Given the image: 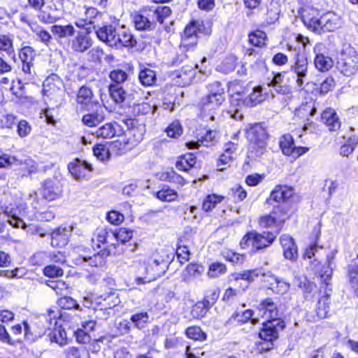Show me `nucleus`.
Segmentation results:
<instances>
[{"label":"nucleus","mask_w":358,"mask_h":358,"mask_svg":"<svg viewBox=\"0 0 358 358\" xmlns=\"http://www.w3.org/2000/svg\"><path fill=\"white\" fill-rule=\"evenodd\" d=\"M205 29L203 22L201 20H193L186 25L181 34L179 45L182 55L173 59V66L179 65L187 58V55L182 54L183 52L194 51L196 49L201 34H207Z\"/></svg>","instance_id":"obj_1"},{"label":"nucleus","mask_w":358,"mask_h":358,"mask_svg":"<svg viewBox=\"0 0 358 358\" xmlns=\"http://www.w3.org/2000/svg\"><path fill=\"white\" fill-rule=\"evenodd\" d=\"M208 93L200 101L201 116L208 121L216 120L215 111L224 101V91L219 82H214L208 87Z\"/></svg>","instance_id":"obj_2"},{"label":"nucleus","mask_w":358,"mask_h":358,"mask_svg":"<svg viewBox=\"0 0 358 358\" xmlns=\"http://www.w3.org/2000/svg\"><path fill=\"white\" fill-rule=\"evenodd\" d=\"M279 232L280 229L275 231H264L262 233L252 230L242 238L240 246L242 249H250L252 252H259L270 247L276 239Z\"/></svg>","instance_id":"obj_3"},{"label":"nucleus","mask_w":358,"mask_h":358,"mask_svg":"<svg viewBox=\"0 0 358 358\" xmlns=\"http://www.w3.org/2000/svg\"><path fill=\"white\" fill-rule=\"evenodd\" d=\"M245 136L249 142V151L255 157H262L266 152L268 134L260 124L250 125L246 129Z\"/></svg>","instance_id":"obj_4"},{"label":"nucleus","mask_w":358,"mask_h":358,"mask_svg":"<svg viewBox=\"0 0 358 358\" xmlns=\"http://www.w3.org/2000/svg\"><path fill=\"white\" fill-rule=\"evenodd\" d=\"M62 86V80L55 73L48 76L43 83L44 98L48 99L56 107L63 103L64 93Z\"/></svg>","instance_id":"obj_5"},{"label":"nucleus","mask_w":358,"mask_h":358,"mask_svg":"<svg viewBox=\"0 0 358 358\" xmlns=\"http://www.w3.org/2000/svg\"><path fill=\"white\" fill-rule=\"evenodd\" d=\"M18 57L22 62V73L24 84L36 83L38 76L34 66L35 50L30 46H24L19 50Z\"/></svg>","instance_id":"obj_6"},{"label":"nucleus","mask_w":358,"mask_h":358,"mask_svg":"<svg viewBox=\"0 0 358 358\" xmlns=\"http://www.w3.org/2000/svg\"><path fill=\"white\" fill-rule=\"evenodd\" d=\"M337 69L345 76H351L358 71V55L352 48L343 50L337 62Z\"/></svg>","instance_id":"obj_7"},{"label":"nucleus","mask_w":358,"mask_h":358,"mask_svg":"<svg viewBox=\"0 0 358 358\" xmlns=\"http://www.w3.org/2000/svg\"><path fill=\"white\" fill-rule=\"evenodd\" d=\"M309 63L307 57L296 53L293 57L290 64V71L296 76V83L298 87H302L308 77Z\"/></svg>","instance_id":"obj_8"},{"label":"nucleus","mask_w":358,"mask_h":358,"mask_svg":"<svg viewBox=\"0 0 358 358\" xmlns=\"http://www.w3.org/2000/svg\"><path fill=\"white\" fill-rule=\"evenodd\" d=\"M285 324L283 320H267L263 322L259 332V338L273 346V341L279 336V331L284 329Z\"/></svg>","instance_id":"obj_9"},{"label":"nucleus","mask_w":358,"mask_h":358,"mask_svg":"<svg viewBox=\"0 0 358 358\" xmlns=\"http://www.w3.org/2000/svg\"><path fill=\"white\" fill-rule=\"evenodd\" d=\"M298 13L304 25L313 32H318L321 16L320 10L312 7L305 6L299 9Z\"/></svg>","instance_id":"obj_10"},{"label":"nucleus","mask_w":358,"mask_h":358,"mask_svg":"<svg viewBox=\"0 0 358 358\" xmlns=\"http://www.w3.org/2000/svg\"><path fill=\"white\" fill-rule=\"evenodd\" d=\"M310 268L320 280V292H322L323 288L331 287L330 280L333 273L332 267L321 264L317 259H314L310 262Z\"/></svg>","instance_id":"obj_11"},{"label":"nucleus","mask_w":358,"mask_h":358,"mask_svg":"<svg viewBox=\"0 0 358 358\" xmlns=\"http://www.w3.org/2000/svg\"><path fill=\"white\" fill-rule=\"evenodd\" d=\"M92 45V40L86 31H78L76 36L69 41L68 46L74 52L83 53Z\"/></svg>","instance_id":"obj_12"},{"label":"nucleus","mask_w":358,"mask_h":358,"mask_svg":"<svg viewBox=\"0 0 358 358\" xmlns=\"http://www.w3.org/2000/svg\"><path fill=\"white\" fill-rule=\"evenodd\" d=\"M133 22L136 29L139 31H152L156 28L148 8H145L135 14L133 16Z\"/></svg>","instance_id":"obj_13"},{"label":"nucleus","mask_w":358,"mask_h":358,"mask_svg":"<svg viewBox=\"0 0 358 358\" xmlns=\"http://www.w3.org/2000/svg\"><path fill=\"white\" fill-rule=\"evenodd\" d=\"M40 194L45 200L54 201L62 196V187L56 180H45L42 182Z\"/></svg>","instance_id":"obj_14"},{"label":"nucleus","mask_w":358,"mask_h":358,"mask_svg":"<svg viewBox=\"0 0 358 358\" xmlns=\"http://www.w3.org/2000/svg\"><path fill=\"white\" fill-rule=\"evenodd\" d=\"M92 241L93 246L96 245L98 248L103 247L106 250L108 245H115V234L112 229L99 228L96 230Z\"/></svg>","instance_id":"obj_15"},{"label":"nucleus","mask_w":358,"mask_h":358,"mask_svg":"<svg viewBox=\"0 0 358 358\" xmlns=\"http://www.w3.org/2000/svg\"><path fill=\"white\" fill-rule=\"evenodd\" d=\"M94 28L96 29V36L100 41L110 47H115L117 42V35L118 30L112 24H108L99 27L97 29H96V27H94Z\"/></svg>","instance_id":"obj_16"},{"label":"nucleus","mask_w":358,"mask_h":358,"mask_svg":"<svg viewBox=\"0 0 358 358\" xmlns=\"http://www.w3.org/2000/svg\"><path fill=\"white\" fill-rule=\"evenodd\" d=\"M71 174L77 180L87 178L92 171V166L85 161L78 159L68 165Z\"/></svg>","instance_id":"obj_17"},{"label":"nucleus","mask_w":358,"mask_h":358,"mask_svg":"<svg viewBox=\"0 0 358 358\" xmlns=\"http://www.w3.org/2000/svg\"><path fill=\"white\" fill-rule=\"evenodd\" d=\"M72 232V227L69 226L59 227L50 234L51 245L52 247L62 248L67 245Z\"/></svg>","instance_id":"obj_18"},{"label":"nucleus","mask_w":358,"mask_h":358,"mask_svg":"<svg viewBox=\"0 0 358 358\" xmlns=\"http://www.w3.org/2000/svg\"><path fill=\"white\" fill-rule=\"evenodd\" d=\"M3 213L7 216V222L15 228L24 229L26 227L24 222L20 217L21 210L15 204H10L5 207L1 206Z\"/></svg>","instance_id":"obj_19"},{"label":"nucleus","mask_w":358,"mask_h":358,"mask_svg":"<svg viewBox=\"0 0 358 358\" xmlns=\"http://www.w3.org/2000/svg\"><path fill=\"white\" fill-rule=\"evenodd\" d=\"M294 194L293 189L287 186L278 185L271 192L266 203L272 204V202L285 204L286 201Z\"/></svg>","instance_id":"obj_20"},{"label":"nucleus","mask_w":358,"mask_h":358,"mask_svg":"<svg viewBox=\"0 0 358 358\" xmlns=\"http://www.w3.org/2000/svg\"><path fill=\"white\" fill-rule=\"evenodd\" d=\"M62 316L59 310L57 308H50L47 312L39 317V322L41 323L44 329L43 334H45L46 330H52L57 325L58 320Z\"/></svg>","instance_id":"obj_21"},{"label":"nucleus","mask_w":358,"mask_h":358,"mask_svg":"<svg viewBox=\"0 0 358 358\" xmlns=\"http://www.w3.org/2000/svg\"><path fill=\"white\" fill-rule=\"evenodd\" d=\"M280 242L283 249L284 257L289 260H296L298 250L294 239L288 235L283 234L280 238Z\"/></svg>","instance_id":"obj_22"},{"label":"nucleus","mask_w":358,"mask_h":358,"mask_svg":"<svg viewBox=\"0 0 358 358\" xmlns=\"http://www.w3.org/2000/svg\"><path fill=\"white\" fill-rule=\"evenodd\" d=\"M340 17L333 13H328L321 16L320 27L321 29L317 32L321 34L324 31H334L340 27Z\"/></svg>","instance_id":"obj_23"},{"label":"nucleus","mask_w":358,"mask_h":358,"mask_svg":"<svg viewBox=\"0 0 358 358\" xmlns=\"http://www.w3.org/2000/svg\"><path fill=\"white\" fill-rule=\"evenodd\" d=\"M259 307L267 320H282L278 306L271 299L262 301Z\"/></svg>","instance_id":"obj_24"},{"label":"nucleus","mask_w":358,"mask_h":358,"mask_svg":"<svg viewBox=\"0 0 358 358\" xmlns=\"http://www.w3.org/2000/svg\"><path fill=\"white\" fill-rule=\"evenodd\" d=\"M324 295L321 296L317 302L316 313L319 317L325 318L327 317L330 309V296L331 295V287L323 288Z\"/></svg>","instance_id":"obj_25"},{"label":"nucleus","mask_w":358,"mask_h":358,"mask_svg":"<svg viewBox=\"0 0 358 358\" xmlns=\"http://www.w3.org/2000/svg\"><path fill=\"white\" fill-rule=\"evenodd\" d=\"M61 13L56 5L50 2L41 11L39 17L45 23L52 24L60 19Z\"/></svg>","instance_id":"obj_26"},{"label":"nucleus","mask_w":358,"mask_h":358,"mask_svg":"<svg viewBox=\"0 0 358 358\" xmlns=\"http://www.w3.org/2000/svg\"><path fill=\"white\" fill-rule=\"evenodd\" d=\"M95 111L85 114L82 117L83 123L90 127H96L105 119L103 108L98 105Z\"/></svg>","instance_id":"obj_27"},{"label":"nucleus","mask_w":358,"mask_h":358,"mask_svg":"<svg viewBox=\"0 0 358 358\" xmlns=\"http://www.w3.org/2000/svg\"><path fill=\"white\" fill-rule=\"evenodd\" d=\"M117 41L115 48L119 49L122 47L134 48L136 45L137 41L134 36L131 34L129 30H125L123 28L118 30L117 35Z\"/></svg>","instance_id":"obj_28"},{"label":"nucleus","mask_w":358,"mask_h":358,"mask_svg":"<svg viewBox=\"0 0 358 358\" xmlns=\"http://www.w3.org/2000/svg\"><path fill=\"white\" fill-rule=\"evenodd\" d=\"M120 126L117 122H109L103 124L101 127L93 131L92 134L98 138H111L116 136Z\"/></svg>","instance_id":"obj_29"},{"label":"nucleus","mask_w":358,"mask_h":358,"mask_svg":"<svg viewBox=\"0 0 358 358\" xmlns=\"http://www.w3.org/2000/svg\"><path fill=\"white\" fill-rule=\"evenodd\" d=\"M109 92L112 99L117 103H123L125 101L129 102L131 100L132 94H129L118 84H110Z\"/></svg>","instance_id":"obj_30"},{"label":"nucleus","mask_w":358,"mask_h":358,"mask_svg":"<svg viewBox=\"0 0 358 358\" xmlns=\"http://www.w3.org/2000/svg\"><path fill=\"white\" fill-rule=\"evenodd\" d=\"M321 117L330 131H336L341 127V122L334 109L327 108L322 113Z\"/></svg>","instance_id":"obj_31"},{"label":"nucleus","mask_w":358,"mask_h":358,"mask_svg":"<svg viewBox=\"0 0 358 358\" xmlns=\"http://www.w3.org/2000/svg\"><path fill=\"white\" fill-rule=\"evenodd\" d=\"M76 102L83 106H87L93 103H95L96 106L99 105L97 101H94L92 89L86 85H83L79 89L77 93Z\"/></svg>","instance_id":"obj_32"},{"label":"nucleus","mask_w":358,"mask_h":358,"mask_svg":"<svg viewBox=\"0 0 358 358\" xmlns=\"http://www.w3.org/2000/svg\"><path fill=\"white\" fill-rule=\"evenodd\" d=\"M285 75V72L278 73L275 74L270 81L269 78H268V86L273 87V90L278 94H289L290 92V88L289 86L282 85Z\"/></svg>","instance_id":"obj_33"},{"label":"nucleus","mask_w":358,"mask_h":358,"mask_svg":"<svg viewBox=\"0 0 358 358\" xmlns=\"http://www.w3.org/2000/svg\"><path fill=\"white\" fill-rule=\"evenodd\" d=\"M218 134L215 130H208L206 134L201 137L197 141H190L187 143V145L189 149H195L199 148L201 144L206 147L214 145L217 138Z\"/></svg>","instance_id":"obj_34"},{"label":"nucleus","mask_w":358,"mask_h":358,"mask_svg":"<svg viewBox=\"0 0 358 358\" xmlns=\"http://www.w3.org/2000/svg\"><path fill=\"white\" fill-rule=\"evenodd\" d=\"M14 38V35L10 33L0 34V52H4L8 55H13V60H15Z\"/></svg>","instance_id":"obj_35"},{"label":"nucleus","mask_w":358,"mask_h":358,"mask_svg":"<svg viewBox=\"0 0 358 358\" xmlns=\"http://www.w3.org/2000/svg\"><path fill=\"white\" fill-rule=\"evenodd\" d=\"M263 88L262 86H257L253 88L252 92L250 94L245 100H238V102L247 106H255L262 103L266 97L262 93Z\"/></svg>","instance_id":"obj_36"},{"label":"nucleus","mask_w":358,"mask_h":358,"mask_svg":"<svg viewBox=\"0 0 358 358\" xmlns=\"http://www.w3.org/2000/svg\"><path fill=\"white\" fill-rule=\"evenodd\" d=\"M96 302L106 310L117 305L120 303V299L115 292H110L97 296Z\"/></svg>","instance_id":"obj_37"},{"label":"nucleus","mask_w":358,"mask_h":358,"mask_svg":"<svg viewBox=\"0 0 358 358\" xmlns=\"http://www.w3.org/2000/svg\"><path fill=\"white\" fill-rule=\"evenodd\" d=\"M51 343H55L60 346L67 344V336L65 330L61 325L55 326L48 335Z\"/></svg>","instance_id":"obj_38"},{"label":"nucleus","mask_w":358,"mask_h":358,"mask_svg":"<svg viewBox=\"0 0 358 358\" xmlns=\"http://www.w3.org/2000/svg\"><path fill=\"white\" fill-rule=\"evenodd\" d=\"M153 21L155 22V27L157 22L162 24L165 19L170 16L171 10L169 6H159L157 7H149Z\"/></svg>","instance_id":"obj_39"},{"label":"nucleus","mask_w":358,"mask_h":358,"mask_svg":"<svg viewBox=\"0 0 358 358\" xmlns=\"http://www.w3.org/2000/svg\"><path fill=\"white\" fill-rule=\"evenodd\" d=\"M77 264H87L91 266H100L104 263L103 253L100 252L94 253L92 256L79 255L76 259Z\"/></svg>","instance_id":"obj_40"},{"label":"nucleus","mask_w":358,"mask_h":358,"mask_svg":"<svg viewBox=\"0 0 358 358\" xmlns=\"http://www.w3.org/2000/svg\"><path fill=\"white\" fill-rule=\"evenodd\" d=\"M51 31L53 35L59 38H69L73 36L76 30L73 26L71 24L66 25L55 24L51 27Z\"/></svg>","instance_id":"obj_41"},{"label":"nucleus","mask_w":358,"mask_h":358,"mask_svg":"<svg viewBox=\"0 0 358 358\" xmlns=\"http://www.w3.org/2000/svg\"><path fill=\"white\" fill-rule=\"evenodd\" d=\"M136 121L134 120H127L126 124L128 125L129 135L132 136L136 143L141 142L145 131L144 125L135 126Z\"/></svg>","instance_id":"obj_42"},{"label":"nucleus","mask_w":358,"mask_h":358,"mask_svg":"<svg viewBox=\"0 0 358 358\" xmlns=\"http://www.w3.org/2000/svg\"><path fill=\"white\" fill-rule=\"evenodd\" d=\"M138 80L143 86H152L157 80L156 73L150 69L144 68L138 73Z\"/></svg>","instance_id":"obj_43"},{"label":"nucleus","mask_w":358,"mask_h":358,"mask_svg":"<svg viewBox=\"0 0 358 358\" xmlns=\"http://www.w3.org/2000/svg\"><path fill=\"white\" fill-rule=\"evenodd\" d=\"M272 213L280 226L290 217V210L286 204L274 206Z\"/></svg>","instance_id":"obj_44"},{"label":"nucleus","mask_w":358,"mask_h":358,"mask_svg":"<svg viewBox=\"0 0 358 358\" xmlns=\"http://www.w3.org/2000/svg\"><path fill=\"white\" fill-rule=\"evenodd\" d=\"M253 315V311L251 310H246L243 312L241 314L239 313H234L229 318V322H233V321H237L238 323H244L247 324L250 328L254 324L253 319L252 317Z\"/></svg>","instance_id":"obj_45"},{"label":"nucleus","mask_w":358,"mask_h":358,"mask_svg":"<svg viewBox=\"0 0 358 358\" xmlns=\"http://www.w3.org/2000/svg\"><path fill=\"white\" fill-rule=\"evenodd\" d=\"M314 64L315 68L322 72L328 71L334 66L332 59L325 55L315 57Z\"/></svg>","instance_id":"obj_46"},{"label":"nucleus","mask_w":358,"mask_h":358,"mask_svg":"<svg viewBox=\"0 0 358 358\" xmlns=\"http://www.w3.org/2000/svg\"><path fill=\"white\" fill-rule=\"evenodd\" d=\"M280 147L285 155L290 156L295 147L292 136L289 134L283 135L280 140Z\"/></svg>","instance_id":"obj_47"},{"label":"nucleus","mask_w":358,"mask_h":358,"mask_svg":"<svg viewBox=\"0 0 358 358\" xmlns=\"http://www.w3.org/2000/svg\"><path fill=\"white\" fill-rule=\"evenodd\" d=\"M130 320L136 328L142 329L148 324L149 315L147 312L136 313L131 316Z\"/></svg>","instance_id":"obj_48"},{"label":"nucleus","mask_w":358,"mask_h":358,"mask_svg":"<svg viewBox=\"0 0 358 358\" xmlns=\"http://www.w3.org/2000/svg\"><path fill=\"white\" fill-rule=\"evenodd\" d=\"M195 73V70L192 66L186 65L178 72L177 77L182 78L183 84L187 85L194 79Z\"/></svg>","instance_id":"obj_49"},{"label":"nucleus","mask_w":358,"mask_h":358,"mask_svg":"<svg viewBox=\"0 0 358 358\" xmlns=\"http://www.w3.org/2000/svg\"><path fill=\"white\" fill-rule=\"evenodd\" d=\"M261 274V270L256 268L252 270H245L242 272L235 273V280H245L249 282H253L255 278L259 277Z\"/></svg>","instance_id":"obj_50"},{"label":"nucleus","mask_w":358,"mask_h":358,"mask_svg":"<svg viewBox=\"0 0 358 358\" xmlns=\"http://www.w3.org/2000/svg\"><path fill=\"white\" fill-rule=\"evenodd\" d=\"M155 195L160 201L171 202L176 200L177 197V192L168 187H164L157 192Z\"/></svg>","instance_id":"obj_51"},{"label":"nucleus","mask_w":358,"mask_h":358,"mask_svg":"<svg viewBox=\"0 0 358 358\" xmlns=\"http://www.w3.org/2000/svg\"><path fill=\"white\" fill-rule=\"evenodd\" d=\"M266 38V33L260 30H256L249 35L250 43L257 47H262L265 45Z\"/></svg>","instance_id":"obj_52"},{"label":"nucleus","mask_w":358,"mask_h":358,"mask_svg":"<svg viewBox=\"0 0 358 358\" xmlns=\"http://www.w3.org/2000/svg\"><path fill=\"white\" fill-rule=\"evenodd\" d=\"M223 199V196L217 194L207 196L203 202V209L206 212L210 211L218 203H220Z\"/></svg>","instance_id":"obj_53"},{"label":"nucleus","mask_w":358,"mask_h":358,"mask_svg":"<svg viewBox=\"0 0 358 358\" xmlns=\"http://www.w3.org/2000/svg\"><path fill=\"white\" fill-rule=\"evenodd\" d=\"M186 335L188 338L194 341H205L206 334L199 327H190L186 329Z\"/></svg>","instance_id":"obj_54"},{"label":"nucleus","mask_w":358,"mask_h":358,"mask_svg":"<svg viewBox=\"0 0 358 358\" xmlns=\"http://www.w3.org/2000/svg\"><path fill=\"white\" fill-rule=\"evenodd\" d=\"M109 78L113 83V84L121 85V84L127 80L128 74L126 71L117 69L110 71Z\"/></svg>","instance_id":"obj_55"},{"label":"nucleus","mask_w":358,"mask_h":358,"mask_svg":"<svg viewBox=\"0 0 358 358\" xmlns=\"http://www.w3.org/2000/svg\"><path fill=\"white\" fill-rule=\"evenodd\" d=\"M115 234V243L121 242L124 243L129 241L133 235V231L126 228H120L117 231H113Z\"/></svg>","instance_id":"obj_56"},{"label":"nucleus","mask_w":358,"mask_h":358,"mask_svg":"<svg viewBox=\"0 0 358 358\" xmlns=\"http://www.w3.org/2000/svg\"><path fill=\"white\" fill-rule=\"evenodd\" d=\"M226 271L227 267L225 264L220 262H215L209 266L208 275L210 278H217L219 275L224 274Z\"/></svg>","instance_id":"obj_57"},{"label":"nucleus","mask_w":358,"mask_h":358,"mask_svg":"<svg viewBox=\"0 0 358 358\" xmlns=\"http://www.w3.org/2000/svg\"><path fill=\"white\" fill-rule=\"evenodd\" d=\"M58 306L62 309H80V306L76 300L70 296H64L57 301Z\"/></svg>","instance_id":"obj_58"},{"label":"nucleus","mask_w":358,"mask_h":358,"mask_svg":"<svg viewBox=\"0 0 358 358\" xmlns=\"http://www.w3.org/2000/svg\"><path fill=\"white\" fill-rule=\"evenodd\" d=\"M94 156L101 161L107 160L110 158V154L108 148L102 144H98L93 148Z\"/></svg>","instance_id":"obj_59"},{"label":"nucleus","mask_w":358,"mask_h":358,"mask_svg":"<svg viewBox=\"0 0 358 358\" xmlns=\"http://www.w3.org/2000/svg\"><path fill=\"white\" fill-rule=\"evenodd\" d=\"M43 273L49 278H58L63 275V270L59 266L54 264L46 266L43 269Z\"/></svg>","instance_id":"obj_60"},{"label":"nucleus","mask_w":358,"mask_h":358,"mask_svg":"<svg viewBox=\"0 0 358 358\" xmlns=\"http://www.w3.org/2000/svg\"><path fill=\"white\" fill-rule=\"evenodd\" d=\"M168 136L177 138L182 133V129L179 121H174L166 129Z\"/></svg>","instance_id":"obj_61"},{"label":"nucleus","mask_w":358,"mask_h":358,"mask_svg":"<svg viewBox=\"0 0 358 358\" xmlns=\"http://www.w3.org/2000/svg\"><path fill=\"white\" fill-rule=\"evenodd\" d=\"M259 224L262 227H265V228L271 227L274 225H276V227H278V229L276 230H278V229H280V227H279L280 225L276 220V219L272 212L269 215L262 216L260 218Z\"/></svg>","instance_id":"obj_62"},{"label":"nucleus","mask_w":358,"mask_h":358,"mask_svg":"<svg viewBox=\"0 0 358 358\" xmlns=\"http://www.w3.org/2000/svg\"><path fill=\"white\" fill-rule=\"evenodd\" d=\"M34 265L41 266L49 261L48 252L40 251L35 253L30 259Z\"/></svg>","instance_id":"obj_63"},{"label":"nucleus","mask_w":358,"mask_h":358,"mask_svg":"<svg viewBox=\"0 0 358 358\" xmlns=\"http://www.w3.org/2000/svg\"><path fill=\"white\" fill-rule=\"evenodd\" d=\"M231 196L234 199L235 202H238L243 201L244 199H245L247 196L246 191L243 189V187L239 185H234L231 189H230Z\"/></svg>","instance_id":"obj_64"}]
</instances>
